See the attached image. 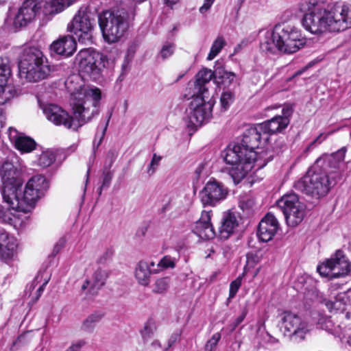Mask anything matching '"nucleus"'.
<instances>
[{
    "mask_svg": "<svg viewBox=\"0 0 351 351\" xmlns=\"http://www.w3.org/2000/svg\"><path fill=\"white\" fill-rule=\"evenodd\" d=\"M101 98L97 87L80 86L71 93V106L74 119L68 112L55 104H47L43 108L46 118L56 125L77 130L99 114L98 106Z\"/></svg>",
    "mask_w": 351,
    "mask_h": 351,
    "instance_id": "nucleus-1",
    "label": "nucleus"
},
{
    "mask_svg": "<svg viewBox=\"0 0 351 351\" xmlns=\"http://www.w3.org/2000/svg\"><path fill=\"white\" fill-rule=\"evenodd\" d=\"M302 20L304 28L313 34L339 32L351 27V3L339 1L326 8L306 10Z\"/></svg>",
    "mask_w": 351,
    "mask_h": 351,
    "instance_id": "nucleus-2",
    "label": "nucleus"
},
{
    "mask_svg": "<svg viewBox=\"0 0 351 351\" xmlns=\"http://www.w3.org/2000/svg\"><path fill=\"white\" fill-rule=\"evenodd\" d=\"M222 157L232 165L229 174L234 184H239L254 167L262 169L271 160L267 151H253L241 143L230 144L223 152Z\"/></svg>",
    "mask_w": 351,
    "mask_h": 351,
    "instance_id": "nucleus-3",
    "label": "nucleus"
},
{
    "mask_svg": "<svg viewBox=\"0 0 351 351\" xmlns=\"http://www.w3.org/2000/svg\"><path fill=\"white\" fill-rule=\"evenodd\" d=\"M306 44V38L300 29L290 25H278L273 30L265 32L261 48L263 51L271 53L280 51L291 54L303 48Z\"/></svg>",
    "mask_w": 351,
    "mask_h": 351,
    "instance_id": "nucleus-4",
    "label": "nucleus"
},
{
    "mask_svg": "<svg viewBox=\"0 0 351 351\" xmlns=\"http://www.w3.org/2000/svg\"><path fill=\"white\" fill-rule=\"evenodd\" d=\"M75 0H25L16 14L13 25L22 27L30 23L35 17L42 14L44 16H53L62 12Z\"/></svg>",
    "mask_w": 351,
    "mask_h": 351,
    "instance_id": "nucleus-5",
    "label": "nucleus"
},
{
    "mask_svg": "<svg viewBox=\"0 0 351 351\" xmlns=\"http://www.w3.org/2000/svg\"><path fill=\"white\" fill-rule=\"evenodd\" d=\"M19 69L21 79L29 82H38L45 80L51 71L47 59L36 47L24 49Z\"/></svg>",
    "mask_w": 351,
    "mask_h": 351,
    "instance_id": "nucleus-6",
    "label": "nucleus"
},
{
    "mask_svg": "<svg viewBox=\"0 0 351 351\" xmlns=\"http://www.w3.org/2000/svg\"><path fill=\"white\" fill-rule=\"evenodd\" d=\"M48 188L46 179L41 175L32 177L27 182L23 191L21 188L16 191V197L12 198L7 204L13 210L29 212L37 201L44 195Z\"/></svg>",
    "mask_w": 351,
    "mask_h": 351,
    "instance_id": "nucleus-7",
    "label": "nucleus"
},
{
    "mask_svg": "<svg viewBox=\"0 0 351 351\" xmlns=\"http://www.w3.org/2000/svg\"><path fill=\"white\" fill-rule=\"evenodd\" d=\"M322 160L315 161L306 174L295 183V188L315 198L328 194L333 183L328 173L319 166Z\"/></svg>",
    "mask_w": 351,
    "mask_h": 351,
    "instance_id": "nucleus-8",
    "label": "nucleus"
},
{
    "mask_svg": "<svg viewBox=\"0 0 351 351\" xmlns=\"http://www.w3.org/2000/svg\"><path fill=\"white\" fill-rule=\"evenodd\" d=\"M98 23L105 41L114 43L120 40L128 31L129 15L124 10H106L99 14Z\"/></svg>",
    "mask_w": 351,
    "mask_h": 351,
    "instance_id": "nucleus-9",
    "label": "nucleus"
},
{
    "mask_svg": "<svg viewBox=\"0 0 351 351\" xmlns=\"http://www.w3.org/2000/svg\"><path fill=\"white\" fill-rule=\"evenodd\" d=\"M206 91L203 90V95H195L186 110L185 123L191 130L206 123L212 117L213 108L215 101L211 95H206Z\"/></svg>",
    "mask_w": 351,
    "mask_h": 351,
    "instance_id": "nucleus-10",
    "label": "nucleus"
},
{
    "mask_svg": "<svg viewBox=\"0 0 351 351\" xmlns=\"http://www.w3.org/2000/svg\"><path fill=\"white\" fill-rule=\"evenodd\" d=\"M75 62L80 70L93 78L97 77L104 69L112 64V60L107 55L91 49L80 50L75 56Z\"/></svg>",
    "mask_w": 351,
    "mask_h": 351,
    "instance_id": "nucleus-11",
    "label": "nucleus"
},
{
    "mask_svg": "<svg viewBox=\"0 0 351 351\" xmlns=\"http://www.w3.org/2000/svg\"><path fill=\"white\" fill-rule=\"evenodd\" d=\"M95 25V19L86 8H80L68 24L67 29L84 44L92 43L93 30Z\"/></svg>",
    "mask_w": 351,
    "mask_h": 351,
    "instance_id": "nucleus-12",
    "label": "nucleus"
},
{
    "mask_svg": "<svg viewBox=\"0 0 351 351\" xmlns=\"http://www.w3.org/2000/svg\"><path fill=\"white\" fill-rule=\"evenodd\" d=\"M0 171L3 184L2 197L3 201L7 203L10 201L11 197H16V191L22 185L21 171L13 162L6 160L1 165Z\"/></svg>",
    "mask_w": 351,
    "mask_h": 351,
    "instance_id": "nucleus-13",
    "label": "nucleus"
},
{
    "mask_svg": "<svg viewBox=\"0 0 351 351\" xmlns=\"http://www.w3.org/2000/svg\"><path fill=\"white\" fill-rule=\"evenodd\" d=\"M289 226L295 227L301 223L305 215V206L294 193L284 195L278 202Z\"/></svg>",
    "mask_w": 351,
    "mask_h": 351,
    "instance_id": "nucleus-14",
    "label": "nucleus"
},
{
    "mask_svg": "<svg viewBox=\"0 0 351 351\" xmlns=\"http://www.w3.org/2000/svg\"><path fill=\"white\" fill-rule=\"evenodd\" d=\"M322 276L337 278L347 275L350 271V263L341 250H337L331 257L317 266Z\"/></svg>",
    "mask_w": 351,
    "mask_h": 351,
    "instance_id": "nucleus-15",
    "label": "nucleus"
},
{
    "mask_svg": "<svg viewBox=\"0 0 351 351\" xmlns=\"http://www.w3.org/2000/svg\"><path fill=\"white\" fill-rule=\"evenodd\" d=\"M229 194L228 188L215 179L208 180L199 191V198L204 206H216L224 201Z\"/></svg>",
    "mask_w": 351,
    "mask_h": 351,
    "instance_id": "nucleus-16",
    "label": "nucleus"
},
{
    "mask_svg": "<svg viewBox=\"0 0 351 351\" xmlns=\"http://www.w3.org/2000/svg\"><path fill=\"white\" fill-rule=\"evenodd\" d=\"M282 319L285 329L300 340L304 339L311 330L308 324L293 313L285 312Z\"/></svg>",
    "mask_w": 351,
    "mask_h": 351,
    "instance_id": "nucleus-17",
    "label": "nucleus"
},
{
    "mask_svg": "<svg viewBox=\"0 0 351 351\" xmlns=\"http://www.w3.org/2000/svg\"><path fill=\"white\" fill-rule=\"evenodd\" d=\"M346 151L347 149L345 147H341L332 154L323 155L317 158L316 161L322 160L321 163H319L320 168L324 169L328 173H335L340 177L341 175L338 173V170L340 169L341 163L344 161Z\"/></svg>",
    "mask_w": 351,
    "mask_h": 351,
    "instance_id": "nucleus-18",
    "label": "nucleus"
},
{
    "mask_svg": "<svg viewBox=\"0 0 351 351\" xmlns=\"http://www.w3.org/2000/svg\"><path fill=\"white\" fill-rule=\"evenodd\" d=\"M108 276V272L100 268L96 269L91 277L87 278L81 287V290L86 294L95 295L104 285Z\"/></svg>",
    "mask_w": 351,
    "mask_h": 351,
    "instance_id": "nucleus-19",
    "label": "nucleus"
},
{
    "mask_svg": "<svg viewBox=\"0 0 351 351\" xmlns=\"http://www.w3.org/2000/svg\"><path fill=\"white\" fill-rule=\"evenodd\" d=\"M279 228V223L276 217L268 213L261 221L258 229V236L263 242L272 239Z\"/></svg>",
    "mask_w": 351,
    "mask_h": 351,
    "instance_id": "nucleus-20",
    "label": "nucleus"
},
{
    "mask_svg": "<svg viewBox=\"0 0 351 351\" xmlns=\"http://www.w3.org/2000/svg\"><path fill=\"white\" fill-rule=\"evenodd\" d=\"M16 239L8 232L0 230V258L3 260L12 258L16 253Z\"/></svg>",
    "mask_w": 351,
    "mask_h": 351,
    "instance_id": "nucleus-21",
    "label": "nucleus"
},
{
    "mask_svg": "<svg viewBox=\"0 0 351 351\" xmlns=\"http://www.w3.org/2000/svg\"><path fill=\"white\" fill-rule=\"evenodd\" d=\"M212 210H203L199 219L196 222L194 232L203 239L214 238L215 232L210 223Z\"/></svg>",
    "mask_w": 351,
    "mask_h": 351,
    "instance_id": "nucleus-22",
    "label": "nucleus"
},
{
    "mask_svg": "<svg viewBox=\"0 0 351 351\" xmlns=\"http://www.w3.org/2000/svg\"><path fill=\"white\" fill-rule=\"evenodd\" d=\"M77 44L75 39L71 36H64L52 43L50 49L58 55L71 56L75 51Z\"/></svg>",
    "mask_w": 351,
    "mask_h": 351,
    "instance_id": "nucleus-23",
    "label": "nucleus"
},
{
    "mask_svg": "<svg viewBox=\"0 0 351 351\" xmlns=\"http://www.w3.org/2000/svg\"><path fill=\"white\" fill-rule=\"evenodd\" d=\"M289 122V119L281 118L278 115L261 123L260 125L263 130V141L267 142L269 135L282 132L288 126Z\"/></svg>",
    "mask_w": 351,
    "mask_h": 351,
    "instance_id": "nucleus-24",
    "label": "nucleus"
},
{
    "mask_svg": "<svg viewBox=\"0 0 351 351\" xmlns=\"http://www.w3.org/2000/svg\"><path fill=\"white\" fill-rule=\"evenodd\" d=\"M263 130L258 124L247 130L241 144L245 145L249 149L255 151L256 148H258L261 141H263Z\"/></svg>",
    "mask_w": 351,
    "mask_h": 351,
    "instance_id": "nucleus-25",
    "label": "nucleus"
},
{
    "mask_svg": "<svg viewBox=\"0 0 351 351\" xmlns=\"http://www.w3.org/2000/svg\"><path fill=\"white\" fill-rule=\"evenodd\" d=\"M153 261L147 262L141 261L136 265L135 276L138 282L143 285H147L149 282V276L152 273L159 271L158 269L151 268L154 267Z\"/></svg>",
    "mask_w": 351,
    "mask_h": 351,
    "instance_id": "nucleus-26",
    "label": "nucleus"
},
{
    "mask_svg": "<svg viewBox=\"0 0 351 351\" xmlns=\"http://www.w3.org/2000/svg\"><path fill=\"white\" fill-rule=\"evenodd\" d=\"M215 75V71L213 72L210 69H203L200 70L197 75L195 82V95H203V90H206V95H210L206 84L208 83Z\"/></svg>",
    "mask_w": 351,
    "mask_h": 351,
    "instance_id": "nucleus-27",
    "label": "nucleus"
},
{
    "mask_svg": "<svg viewBox=\"0 0 351 351\" xmlns=\"http://www.w3.org/2000/svg\"><path fill=\"white\" fill-rule=\"evenodd\" d=\"M238 226V222L235 215L232 213H228L224 215L221 225L219 228V237L221 239H228Z\"/></svg>",
    "mask_w": 351,
    "mask_h": 351,
    "instance_id": "nucleus-28",
    "label": "nucleus"
},
{
    "mask_svg": "<svg viewBox=\"0 0 351 351\" xmlns=\"http://www.w3.org/2000/svg\"><path fill=\"white\" fill-rule=\"evenodd\" d=\"M215 76L221 80V83L225 86L229 87L239 83L237 75L233 72L226 71L224 68L216 69Z\"/></svg>",
    "mask_w": 351,
    "mask_h": 351,
    "instance_id": "nucleus-29",
    "label": "nucleus"
},
{
    "mask_svg": "<svg viewBox=\"0 0 351 351\" xmlns=\"http://www.w3.org/2000/svg\"><path fill=\"white\" fill-rule=\"evenodd\" d=\"M103 317L104 314L101 312H95L90 314L83 321L81 326L82 330L88 332H93Z\"/></svg>",
    "mask_w": 351,
    "mask_h": 351,
    "instance_id": "nucleus-30",
    "label": "nucleus"
},
{
    "mask_svg": "<svg viewBox=\"0 0 351 351\" xmlns=\"http://www.w3.org/2000/svg\"><path fill=\"white\" fill-rule=\"evenodd\" d=\"M16 95L14 85L6 83L0 84V106L4 105Z\"/></svg>",
    "mask_w": 351,
    "mask_h": 351,
    "instance_id": "nucleus-31",
    "label": "nucleus"
},
{
    "mask_svg": "<svg viewBox=\"0 0 351 351\" xmlns=\"http://www.w3.org/2000/svg\"><path fill=\"white\" fill-rule=\"evenodd\" d=\"M210 173V163L207 160H203L199 162L195 167L193 173V180L194 183H198L200 179L205 178Z\"/></svg>",
    "mask_w": 351,
    "mask_h": 351,
    "instance_id": "nucleus-32",
    "label": "nucleus"
},
{
    "mask_svg": "<svg viewBox=\"0 0 351 351\" xmlns=\"http://www.w3.org/2000/svg\"><path fill=\"white\" fill-rule=\"evenodd\" d=\"M328 4L326 0H300L298 3V8L300 12H306L315 8H325Z\"/></svg>",
    "mask_w": 351,
    "mask_h": 351,
    "instance_id": "nucleus-33",
    "label": "nucleus"
},
{
    "mask_svg": "<svg viewBox=\"0 0 351 351\" xmlns=\"http://www.w3.org/2000/svg\"><path fill=\"white\" fill-rule=\"evenodd\" d=\"M14 147L23 153H27L35 149L36 142L32 138L23 135L16 142Z\"/></svg>",
    "mask_w": 351,
    "mask_h": 351,
    "instance_id": "nucleus-34",
    "label": "nucleus"
},
{
    "mask_svg": "<svg viewBox=\"0 0 351 351\" xmlns=\"http://www.w3.org/2000/svg\"><path fill=\"white\" fill-rule=\"evenodd\" d=\"M226 45V42L224 38L221 36H217L211 45L207 60H213L221 52Z\"/></svg>",
    "mask_w": 351,
    "mask_h": 351,
    "instance_id": "nucleus-35",
    "label": "nucleus"
},
{
    "mask_svg": "<svg viewBox=\"0 0 351 351\" xmlns=\"http://www.w3.org/2000/svg\"><path fill=\"white\" fill-rule=\"evenodd\" d=\"M56 160L55 154L51 151H45L38 159V165L42 167L50 166Z\"/></svg>",
    "mask_w": 351,
    "mask_h": 351,
    "instance_id": "nucleus-36",
    "label": "nucleus"
},
{
    "mask_svg": "<svg viewBox=\"0 0 351 351\" xmlns=\"http://www.w3.org/2000/svg\"><path fill=\"white\" fill-rule=\"evenodd\" d=\"M162 159V157L161 156L156 154H153L152 158L147 168V173L149 176H152L156 173Z\"/></svg>",
    "mask_w": 351,
    "mask_h": 351,
    "instance_id": "nucleus-37",
    "label": "nucleus"
},
{
    "mask_svg": "<svg viewBox=\"0 0 351 351\" xmlns=\"http://www.w3.org/2000/svg\"><path fill=\"white\" fill-rule=\"evenodd\" d=\"M175 49L174 43H166L162 45L158 56L162 60H166L174 53Z\"/></svg>",
    "mask_w": 351,
    "mask_h": 351,
    "instance_id": "nucleus-38",
    "label": "nucleus"
},
{
    "mask_svg": "<svg viewBox=\"0 0 351 351\" xmlns=\"http://www.w3.org/2000/svg\"><path fill=\"white\" fill-rule=\"evenodd\" d=\"M234 100V95L230 91H226L222 93L220 98V104L222 110L226 111L228 109L230 104Z\"/></svg>",
    "mask_w": 351,
    "mask_h": 351,
    "instance_id": "nucleus-39",
    "label": "nucleus"
},
{
    "mask_svg": "<svg viewBox=\"0 0 351 351\" xmlns=\"http://www.w3.org/2000/svg\"><path fill=\"white\" fill-rule=\"evenodd\" d=\"M261 258L257 254L248 253L246 255V265L244 267V274L247 272V269L254 267Z\"/></svg>",
    "mask_w": 351,
    "mask_h": 351,
    "instance_id": "nucleus-40",
    "label": "nucleus"
},
{
    "mask_svg": "<svg viewBox=\"0 0 351 351\" xmlns=\"http://www.w3.org/2000/svg\"><path fill=\"white\" fill-rule=\"evenodd\" d=\"M9 66L0 58V84L6 83L10 75Z\"/></svg>",
    "mask_w": 351,
    "mask_h": 351,
    "instance_id": "nucleus-41",
    "label": "nucleus"
},
{
    "mask_svg": "<svg viewBox=\"0 0 351 351\" xmlns=\"http://www.w3.org/2000/svg\"><path fill=\"white\" fill-rule=\"evenodd\" d=\"M175 258H171L169 256H164L156 265L157 268L159 270L160 269L173 268L175 267Z\"/></svg>",
    "mask_w": 351,
    "mask_h": 351,
    "instance_id": "nucleus-42",
    "label": "nucleus"
},
{
    "mask_svg": "<svg viewBox=\"0 0 351 351\" xmlns=\"http://www.w3.org/2000/svg\"><path fill=\"white\" fill-rule=\"evenodd\" d=\"M221 339V335L219 332L215 333L212 337L206 342L204 350L205 351H214L216 346Z\"/></svg>",
    "mask_w": 351,
    "mask_h": 351,
    "instance_id": "nucleus-43",
    "label": "nucleus"
},
{
    "mask_svg": "<svg viewBox=\"0 0 351 351\" xmlns=\"http://www.w3.org/2000/svg\"><path fill=\"white\" fill-rule=\"evenodd\" d=\"M242 282V276L237 277L234 280H233L230 285V291H229V299L233 298L239 289L240 288Z\"/></svg>",
    "mask_w": 351,
    "mask_h": 351,
    "instance_id": "nucleus-44",
    "label": "nucleus"
},
{
    "mask_svg": "<svg viewBox=\"0 0 351 351\" xmlns=\"http://www.w3.org/2000/svg\"><path fill=\"white\" fill-rule=\"evenodd\" d=\"M168 288V282L165 278H159L155 282L154 292L162 293L167 291Z\"/></svg>",
    "mask_w": 351,
    "mask_h": 351,
    "instance_id": "nucleus-45",
    "label": "nucleus"
},
{
    "mask_svg": "<svg viewBox=\"0 0 351 351\" xmlns=\"http://www.w3.org/2000/svg\"><path fill=\"white\" fill-rule=\"evenodd\" d=\"M112 178V173L110 171V169L106 167V166H104L103 171V181L102 185L101 186V189L104 187H108L111 182Z\"/></svg>",
    "mask_w": 351,
    "mask_h": 351,
    "instance_id": "nucleus-46",
    "label": "nucleus"
},
{
    "mask_svg": "<svg viewBox=\"0 0 351 351\" xmlns=\"http://www.w3.org/2000/svg\"><path fill=\"white\" fill-rule=\"evenodd\" d=\"M155 330V326L152 323L147 322L145 324L144 328L141 330V332L143 338L145 340L149 339L152 335L154 333Z\"/></svg>",
    "mask_w": 351,
    "mask_h": 351,
    "instance_id": "nucleus-47",
    "label": "nucleus"
},
{
    "mask_svg": "<svg viewBox=\"0 0 351 351\" xmlns=\"http://www.w3.org/2000/svg\"><path fill=\"white\" fill-rule=\"evenodd\" d=\"M254 205V200L249 197H243L239 202V207L243 210H246L252 208Z\"/></svg>",
    "mask_w": 351,
    "mask_h": 351,
    "instance_id": "nucleus-48",
    "label": "nucleus"
},
{
    "mask_svg": "<svg viewBox=\"0 0 351 351\" xmlns=\"http://www.w3.org/2000/svg\"><path fill=\"white\" fill-rule=\"evenodd\" d=\"M117 157V153L114 149H110L106 154L104 166L110 169L112 165Z\"/></svg>",
    "mask_w": 351,
    "mask_h": 351,
    "instance_id": "nucleus-49",
    "label": "nucleus"
},
{
    "mask_svg": "<svg viewBox=\"0 0 351 351\" xmlns=\"http://www.w3.org/2000/svg\"><path fill=\"white\" fill-rule=\"evenodd\" d=\"M0 219L5 223H10L13 219V215L10 209L2 208L0 210Z\"/></svg>",
    "mask_w": 351,
    "mask_h": 351,
    "instance_id": "nucleus-50",
    "label": "nucleus"
},
{
    "mask_svg": "<svg viewBox=\"0 0 351 351\" xmlns=\"http://www.w3.org/2000/svg\"><path fill=\"white\" fill-rule=\"evenodd\" d=\"M24 134L19 132L15 128H9L8 137L12 143L15 145L16 142L21 138Z\"/></svg>",
    "mask_w": 351,
    "mask_h": 351,
    "instance_id": "nucleus-51",
    "label": "nucleus"
},
{
    "mask_svg": "<svg viewBox=\"0 0 351 351\" xmlns=\"http://www.w3.org/2000/svg\"><path fill=\"white\" fill-rule=\"evenodd\" d=\"M293 112V106L291 104L285 105L282 110V115H279L281 118H287L289 119Z\"/></svg>",
    "mask_w": 351,
    "mask_h": 351,
    "instance_id": "nucleus-52",
    "label": "nucleus"
},
{
    "mask_svg": "<svg viewBox=\"0 0 351 351\" xmlns=\"http://www.w3.org/2000/svg\"><path fill=\"white\" fill-rule=\"evenodd\" d=\"M332 132L328 133V134H319L313 142L311 143V144L306 147V150H308L311 149L312 146H313L317 142H319V143H321L324 140H325L330 134H332Z\"/></svg>",
    "mask_w": 351,
    "mask_h": 351,
    "instance_id": "nucleus-53",
    "label": "nucleus"
},
{
    "mask_svg": "<svg viewBox=\"0 0 351 351\" xmlns=\"http://www.w3.org/2000/svg\"><path fill=\"white\" fill-rule=\"evenodd\" d=\"M215 0H204L203 5L199 8V12L204 14L206 12L213 4Z\"/></svg>",
    "mask_w": 351,
    "mask_h": 351,
    "instance_id": "nucleus-54",
    "label": "nucleus"
},
{
    "mask_svg": "<svg viewBox=\"0 0 351 351\" xmlns=\"http://www.w3.org/2000/svg\"><path fill=\"white\" fill-rule=\"evenodd\" d=\"M49 277L46 276L43 283L42 284L41 286H40V287L38 289V290L36 291L37 292L36 300H38L40 297V295H42V293L45 288V286L49 282Z\"/></svg>",
    "mask_w": 351,
    "mask_h": 351,
    "instance_id": "nucleus-55",
    "label": "nucleus"
},
{
    "mask_svg": "<svg viewBox=\"0 0 351 351\" xmlns=\"http://www.w3.org/2000/svg\"><path fill=\"white\" fill-rule=\"evenodd\" d=\"M84 345V341H80L77 343L72 344L67 351H78Z\"/></svg>",
    "mask_w": 351,
    "mask_h": 351,
    "instance_id": "nucleus-56",
    "label": "nucleus"
},
{
    "mask_svg": "<svg viewBox=\"0 0 351 351\" xmlns=\"http://www.w3.org/2000/svg\"><path fill=\"white\" fill-rule=\"evenodd\" d=\"M147 230V226L146 225H144L141 227H140L137 230L136 235L137 237H143Z\"/></svg>",
    "mask_w": 351,
    "mask_h": 351,
    "instance_id": "nucleus-57",
    "label": "nucleus"
},
{
    "mask_svg": "<svg viewBox=\"0 0 351 351\" xmlns=\"http://www.w3.org/2000/svg\"><path fill=\"white\" fill-rule=\"evenodd\" d=\"M5 125V116L3 113V108L0 106V130Z\"/></svg>",
    "mask_w": 351,
    "mask_h": 351,
    "instance_id": "nucleus-58",
    "label": "nucleus"
},
{
    "mask_svg": "<svg viewBox=\"0 0 351 351\" xmlns=\"http://www.w3.org/2000/svg\"><path fill=\"white\" fill-rule=\"evenodd\" d=\"M130 56L129 54V51L128 52V54L126 55L125 60L123 64V69L125 71H127L128 69L130 70Z\"/></svg>",
    "mask_w": 351,
    "mask_h": 351,
    "instance_id": "nucleus-59",
    "label": "nucleus"
},
{
    "mask_svg": "<svg viewBox=\"0 0 351 351\" xmlns=\"http://www.w3.org/2000/svg\"><path fill=\"white\" fill-rule=\"evenodd\" d=\"M164 4H165L167 6L173 8V6L177 4L179 1L178 0H162Z\"/></svg>",
    "mask_w": 351,
    "mask_h": 351,
    "instance_id": "nucleus-60",
    "label": "nucleus"
},
{
    "mask_svg": "<svg viewBox=\"0 0 351 351\" xmlns=\"http://www.w3.org/2000/svg\"><path fill=\"white\" fill-rule=\"evenodd\" d=\"M325 304H326V306H327V308H328L329 311H332L334 308H338L337 306V303L331 302V301L326 302Z\"/></svg>",
    "mask_w": 351,
    "mask_h": 351,
    "instance_id": "nucleus-61",
    "label": "nucleus"
},
{
    "mask_svg": "<svg viewBox=\"0 0 351 351\" xmlns=\"http://www.w3.org/2000/svg\"><path fill=\"white\" fill-rule=\"evenodd\" d=\"M247 312L245 311L237 319V325L241 324L246 316Z\"/></svg>",
    "mask_w": 351,
    "mask_h": 351,
    "instance_id": "nucleus-62",
    "label": "nucleus"
},
{
    "mask_svg": "<svg viewBox=\"0 0 351 351\" xmlns=\"http://www.w3.org/2000/svg\"><path fill=\"white\" fill-rule=\"evenodd\" d=\"M110 118V115L108 117V119L107 122L106 123L105 128H104V130L102 131V134H101V136L100 137L99 142L98 145L101 143V140H102V138H103V137H104V136L105 134L106 130L108 125V122H109Z\"/></svg>",
    "mask_w": 351,
    "mask_h": 351,
    "instance_id": "nucleus-63",
    "label": "nucleus"
},
{
    "mask_svg": "<svg viewBox=\"0 0 351 351\" xmlns=\"http://www.w3.org/2000/svg\"><path fill=\"white\" fill-rule=\"evenodd\" d=\"M72 81H73V80H68L66 82V86L67 88H68L69 90H70L71 91L72 90H71V86H70L69 84H70Z\"/></svg>",
    "mask_w": 351,
    "mask_h": 351,
    "instance_id": "nucleus-64",
    "label": "nucleus"
}]
</instances>
